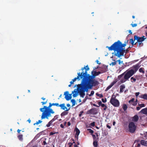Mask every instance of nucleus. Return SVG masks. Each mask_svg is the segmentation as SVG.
<instances>
[{"label":"nucleus","mask_w":147,"mask_h":147,"mask_svg":"<svg viewBox=\"0 0 147 147\" xmlns=\"http://www.w3.org/2000/svg\"><path fill=\"white\" fill-rule=\"evenodd\" d=\"M47 144V143L45 141H44L43 142V145H45Z\"/></svg>","instance_id":"nucleus-55"},{"label":"nucleus","mask_w":147,"mask_h":147,"mask_svg":"<svg viewBox=\"0 0 147 147\" xmlns=\"http://www.w3.org/2000/svg\"><path fill=\"white\" fill-rule=\"evenodd\" d=\"M54 121L52 120H51L46 125V126L47 127H49L51 126V125Z\"/></svg>","instance_id":"nucleus-20"},{"label":"nucleus","mask_w":147,"mask_h":147,"mask_svg":"<svg viewBox=\"0 0 147 147\" xmlns=\"http://www.w3.org/2000/svg\"><path fill=\"white\" fill-rule=\"evenodd\" d=\"M93 145L94 147H97L98 142L97 140L93 141Z\"/></svg>","instance_id":"nucleus-21"},{"label":"nucleus","mask_w":147,"mask_h":147,"mask_svg":"<svg viewBox=\"0 0 147 147\" xmlns=\"http://www.w3.org/2000/svg\"><path fill=\"white\" fill-rule=\"evenodd\" d=\"M93 105L94 106H95V107H99V106H98L97 105H96V104H93Z\"/></svg>","instance_id":"nucleus-54"},{"label":"nucleus","mask_w":147,"mask_h":147,"mask_svg":"<svg viewBox=\"0 0 147 147\" xmlns=\"http://www.w3.org/2000/svg\"><path fill=\"white\" fill-rule=\"evenodd\" d=\"M83 113H84V111H81L79 115V116L80 117H81V115H82V114Z\"/></svg>","instance_id":"nucleus-46"},{"label":"nucleus","mask_w":147,"mask_h":147,"mask_svg":"<svg viewBox=\"0 0 147 147\" xmlns=\"http://www.w3.org/2000/svg\"><path fill=\"white\" fill-rule=\"evenodd\" d=\"M52 106H53V103H49L48 107L44 106L43 108L40 109V111L42 112L41 117L42 119L45 118L48 119L49 117H52L51 114L55 113V111L51 108Z\"/></svg>","instance_id":"nucleus-4"},{"label":"nucleus","mask_w":147,"mask_h":147,"mask_svg":"<svg viewBox=\"0 0 147 147\" xmlns=\"http://www.w3.org/2000/svg\"><path fill=\"white\" fill-rule=\"evenodd\" d=\"M96 61L97 63V64H100V63H99V61H98V60H97Z\"/></svg>","instance_id":"nucleus-63"},{"label":"nucleus","mask_w":147,"mask_h":147,"mask_svg":"<svg viewBox=\"0 0 147 147\" xmlns=\"http://www.w3.org/2000/svg\"><path fill=\"white\" fill-rule=\"evenodd\" d=\"M71 125V123H70L69 122H68L67 123V125L68 126H70Z\"/></svg>","instance_id":"nucleus-58"},{"label":"nucleus","mask_w":147,"mask_h":147,"mask_svg":"<svg viewBox=\"0 0 147 147\" xmlns=\"http://www.w3.org/2000/svg\"><path fill=\"white\" fill-rule=\"evenodd\" d=\"M139 96L141 98L147 100V94H142Z\"/></svg>","instance_id":"nucleus-13"},{"label":"nucleus","mask_w":147,"mask_h":147,"mask_svg":"<svg viewBox=\"0 0 147 147\" xmlns=\"http://www.w3.org/2000/svg\"><path fill=\"white\" fill-rule=\"evenodd\" d=\"M90 69L88 65L81 68L84 78L81 83L77 85L78 90L80 96L84 98L85 95V92H88V90L92 89L93 86H95L99 84V82L94 79L96 76L101 74L100 71L96 72L92 71V75L88 74L87 71Z\"/></svg>","instance_id":"nucleus-1"},{"label":"nucleus","mask_w":147,"mask_h":147,"mask_svg":"<svg viewBox=\"0 0 147 147\" xmlns=\"http://www.w3.org/2000/svg\"><path fill=\"white\" fill-rule=\"evenodd\" d=\"M126 46L125 41V43L122 44L119 40L115 42L110 47L107 46L106 48H108L109 51H114L112 54L115 56L120 57L124 56L125 52L127 53L128 51L127 49L125 50V47Z\"/></svg>","instance_id":"nucleus-2"},{"label":"nucleus","mask_w":147,"mask_h":147,"mask_svg":"<svg viewBox=\"0 0 147 147\" xmlns=\"http://www.w3.org/2000/svg\"><path fill=\"white\" fill-rule=\"evenodd\" d=\"M64 95H65V98L67 100H69L71 98V94H69L68 91L65 92L64 93Z\"/></svg>","instance_id":"nucleus-10"},{"label":"nucleus","mask_w":147,"mask_h":147,"mask_svg":"<svg viewBox=\"0 0 147 147\" xmlns=\"http://www.w3.org/2000/svg\"><path fill=\"white\" fill-rule=\"evenodd\" d=\"M131 82H135L136 81V79L134 78V77H132L131 78Z\"/></svg>","instance_id":"nucleus-27"},{"label":"nucleus","mask_w":147,"mask_h":147,"mask_svg":"<svg viewBox=\"0 0 147 147\" xmlns=\"http://www.w3.org/2000/svg\"><path fill=\"white\" fill-rule=\"evenodd\" d=\"M29 123H30L31 122V120L29 119L27 121Z\"/></svg>","instance_id":"nucleus-61"},{"label":"nucleus","mask_w":147,"mask_h":147,"mask_svg":"<svg viewBox=\"0 0 147 147\" xmlns=\"http://www.w3.org/2000/svg\"><path fill=\"white\" fill-rule=\"evenodd\" d=\"M118 61L119 64H120L121 63H123V61H121L120 59H119L117 61V62Z\"/></svg>","instance_id":"nucleus-47"},{"label":"nucleus","mask_w":147,"mask_h":147,"mask_svg":"<svg viewBox=\"0 0 147 147\" xmlns=\"http://www.w3.org/2000/svg\"><path fill=\"white\" fill-rule=\"evenodd\" d=\"M82 73L83 72H82V71L81 72H79L78 73V76L77 77L73 79L72 80V81L70 82V84H73L74 82L77 79L78 80H80V79H81L82 80L84 78V76Z\"/></svg>","instance_id":"nucleus-7"},{"label":"nucleus","mask_w":147,"mask_h":147,"mask_svg":"<svg viewBox=\"0 0 147 147\" xmlns=\"http://www.w3.org/2000/svg\"><path fill=\"white\" fill-rule=\"evenodd\" d=\"M76 90V89H75V90L73 91L72 92V93H73L74 92L75 93L73 94V96L74 97H76L77 96L78 94V92H77V91Z\"/></svg>","instance_id":"nucleus-19"},{"label":"nucleus","mask_w":147,"mask_h":147,"mask_svg":"<svg viewBox=\"0 0 147 147\" xmlns=\"http://www.w3.org/2000/svg\"><path fill=\"white\" fill-rule=\"evenodd\" d=\"M137 24H131V25L133 27H136L137 26Z\"/></svg>","instance_id":"nucleus-45"},{"label":"nucleus","mask_w":147,"mask_h":147,"mask_svg":"<svg viewBox=\"0 0 147 147\" xmlns=\"http://www.w3.org/2000/svg\"><path fill=\"white\" fill-rule=\"evenodd\" d=\"M53 106H55L57 107H59V104L58 103H53Z\"/></svg>","instance_id":"nucleus-38"},{"label":"nucleus","mask_w":147,"mask_h":147,"mask_svg":"<svg viewBox=\"0 0 147 147\" xmlns=\"http://www.w3.org/2000/svg\"><path fill=\"white\" fill-rule=\"evenodd\" d=\"M134 39V40H136L137 42H142L146 39V38L144 36H143L142 37H140L136 35H135Z\"/></svg>","instance_id":"nucleus-9"},{"label":"nucleus","mask_w":147,"mask_h":147,"mask_svg":"<svg viewBox=\"0 0 147 147\" xmlns=\"http://www.w3.org/2000/svg\"><path fill=\"white\" fill-rule=\"evenodd\" d=\"M73 143L71 142H69V147H71L72 145H73Z\"/></svg>","instance_id":"nucleus-50"},{"label":"nucleus","mask_w":147,"mask_h":147,"mask_svg":"<svg viewBox=\"0 0 147 147\" xmlns=\"http://www.w3.org/2000/svg\"><path fill=\"white\" fill-rule=\"evenodd\" d=\"M68 113L67 112L65 111H64L61 114V116H64L68 114Z\"/></svg>","instance_id":"nucleus-24"},{"label":"nucleus","mask_w":147,"mask_h":147,"mask_svg":"<svg viewBox=\"0 0 147 147\" xmlns=\"http://www.w3.org/2000/svg\"><path fill=\"white\" fill-rule=\"evenodd\" d=\"M143 44L142 42H138L137 44V46L138 47H141L143 46Z\"/></svg>","instance_id":"nucleus-25"},{"label":"nucleus","mask_w":147,"mask_h":147,"mask_svg":"<svg viewBox=\"0 0 147 147\" xmlns=\"http://www.w3.org/2000/svg\"><path fill=\"white\" fill-rule=\"evenodd\" d=\"M92 136L93 139V141L97 140V139L96 136L94 134H92Z\"/></svg>","instance_id":"nucleus-31"},{"label":"nucleus","mask_w":147,"mask_h":147,"mask_svg":"<svg viewBox=\"0 0 147 147\" xmlns=\"http://www.w3.org/2000/svg\"><path fill=\"white\" fill-rule=\"evenodd\" d=\"M59 107H61V108L63 110H65V109H66V111H68L70 109V108H69L68 109H67V107L65 106V104L64 103H63L59 105Z\"/></svg>","instance_id":"nucleus-12"},{"label":"nucleus","mask_w":147,"mask_h":147,"mask_svg":"<svg viewBox=\"0 0 147 147\" xmlns=\"http://www.w3.org/2000/svg\"><path fill=\"white\" fill-rule=\"evenodd\" d=\"M140 108H141L140 107H136V109L138 111L140 109Z\"/></svg>","instance_id":"nucleus-53"},{"label":"nucleus","mask_w":147,"mask_h":147,"mask_svg":"<svg viewBox=\"0 0 147 147\" xmlns=\"http://www.w3.org/2000/svg\"><path fill=\"white\" fill-rule=\"evenodd\" d=\"M18 138L20 140H22V137L23 136L22 135H19L18 136Z\"/></svg>","instance_id":"nucleus-34"},{"label":"nucleus","mask_w":147,"mask_h":147,"mask_svg":"<svg viewBox=\"0 0 147 147\" xmlns=\"http://www.w3.org/2000/svg\"><path fill=\"white\" fill-rule=\"evenodd\" d=\"M144 68L143 67L140 68L139 70V71L140 73H142L143 74L144 73Z\"/></svg>","instance_id":"nucleus-23"},{"label":"nucleus","mask_w":147,"mask_h":147,"mask_svg":"<svg viewBox=\"0 0 147 147\" xmlns=\"http://www.w3.org/2000/svg\"><path fill=\"white\" fill-rule=\"evenodd\" d=\"M117 64V61H115L114 62H112L110 64V65H115Z\"/></svg>","instance_id":"nucleus-35"},{"label":"nucleus","mask_w":147,"mask_h":147,"mask_svg":"<svg viewBox=\"0 0 147 147\" xmlns=\"http://www.w3.org/2000/svg\"><path fill=\"white\" fill-rule=\"evenodd\" d=\"M58 132H54V133H53V132H51L50 133L49 135L51 136V135H53L55 134H58Z\"/></svg>","instance_id":"nucleus-41"},{"label":"nucleus","mask_w":147,"mask_h":147,"mask_svg":"<svg viewBox=\"0 0 147 147\" xmlns=\"http://www.w3.org/2000/svg\"><path fill=\"white\" fill-rule=\"evenodd\" d=\"M98 113L97 109L95 108H92L88 110L87 112V114L96 115Z\"/></svg>","instance_id":"nucleus-8"},{"label":"nucleus","mask_w":147,"mask_h":147,"mask_svg":"<svg viewBox=\"0 0 147 147\" xmlns=\"http://www.w3.org/2000/svg\"><path fill=\"white\" fill-rule=\"evenodd\" d=\"M139 68L138 65H136L133 66L134 69L127 70L118 76L121 83H123L128 80L137 71Z\"/></svg>","instance_id":"nucleus-3"},{"label":"nucleus","mask_w":147,"mask_h":147,"mask_svg":"<svg viewBox=\"0 0 147 147\" xmlns=\"http://www.w3.org/2000/svg\"><path fill=\"white\" fill-rule=\"evenodd\" d=\"M107 100L106 98H105V99L104 98L102 99V101L104 103L106 102H107Z\"/></svg>","instance_id":"nucleus-39"},{"label":"nucleus","mask_w":147,"mask_h":147,"mask_svg":"<svg viewBox=\"0 0 147 147\" xmlns=\"http://www.w3.org/2000/svg\"><path fill=\"white\" fill-rule=\"evenodd\" d=\"M107 127H108L109 129H110L111 128V126L108 125H107Z\"/></svg>","instance_id":"nucleus-57"},{"label":"nucleus","mask_w":147,"mask_h":147,"mask_svg":"<svg viewBox=\"0 0 147 147\" xmlns=\"http://www.w3.org/2000/svg\"><path fill=\"white\" fill-rule=\"evenodd\" d=\"M96 95L98 96H99L100 98H101L103 97V95L102 94H98V93H96Z\"/></svg>","instance_id":"nucleus-33"},{"label":"nucleus","mask_w":147,"mask_h":147,"mask_svg":"<svg viewBox=\"0 0 147 147\" xmlns=\"http://www.w3.org/2000/svg\"><path fill=\"white\" fill-rule=\"evenodd\" d=\"M127 106L125 104H123V110L125 111H126L127 110Z\"/></svg>","instance_id":"nucleus-22"},{"label":"nucleus","mask_w":147,"mask_h":147,"mask_svg":"<svg viewBox=\"0 0 147 147\" xmlns=\"http://www.w3.org/2000/svg\"><path fill=\"white\" fill-rule=\"evenodd\" d=\"M125 86L124 84H123L120 86V92L122 93L123 91V89L125 88Z\"/></svg>","instance_id":"nucleus-16"},{"label":"nucleus","mask_w":147,"mask_h":147,"mask_svg":"<svg viewBox=\"0 0 147 147\" xmlns=\"http://www.w3.org/2000/svg\"><path fill=\"white\" fill-rule=\"evenodd\" d=\"M60 127L62 128H63L64 127V125L62 124H61L60 125Z\"/></svg>","instance_id":"nucleus-56"},{"label":"nucleus","mask_w":147,"mask_h":147,"mask_svg":"<svg viewBox=\"0 0 147 147\" xmlns=\"http://www.w3.org/2000/svg\"><path fill=\"white\" fill-rule=\"evenodd\" d=\"M140 144L139 143H137L135 147H140Z\"/></svg>","instance_id":"nucleus-44"},{"label":"nucleus","mask_w":147,"mask_h":147,"mask_svg":"<svg viewBox=\"0 0 147 147\" xmlns=\"http://www.w3.org/2000/svg\"><path fill=\"white\" fill-rule=\"evenodd\" d=\"M116 96L113 94L112 95L110 100V103L115 107H118L120 104L119 102V100L116 99Z\"/></svg>","instance_id":"nucleus-5"},{"label":"nucleus","mask_w":147,"mask_h":147,"mask_svg":"<svg viewBox=\"0 0 147 147\" xmlns=\"http://www.w3.org/2000/svg\"><path fill=\"white\" fill-rule=\"evenodd\" d=\"M134 98H132L131 100H129V103H131V102H133L134 101Z\"/></svg>","instance_id":"nucleus-42"},{"label":"nucleus","mask_w":147,"mask_h":147,"mask_svg":"<svg viewBox=\"0 0 147 147\" xmlns=\"http://www.w3.org/2000/svg\"><path fill=\"white\" fill-rule=\"evenodd\" d=\"M21 130H20L19 129H18V130H17V132H18V133H19L20 132V131H21Z\"/></svg>","instance_id":"nucleus-60"},{"label":"nucleus","mask_w":147,"mask_h":147,"mask_svg":"<svg viewBox=\"0 0 147 147\" xmlns=\"http://www.w3.org/2000/svg\"><path fill=\"white\" fill-rule=\"evenodd\" d=\"M74 147H78L77 146V145L75 144L74 145Z\"/></svg>","instance_id":"nucleus-64"},{"label":"nucleus","mask_w":147,"mask_h":147,"mask_svg":"<svg viewBox=\"0 0 147 147\" xmlns=\"http://www.w3.org/2000/svg\"><path fill=\"white\" fill-rule=\"evenodd\" d=\"M133 38H131L130 40V43L132 45H134V41Z\"/></svg>","instance_id":"nucleus-28"},{"label":"nucleus","mask_w":147,"mask_h":147,"mask_svg":"<svg viewBox=\"0 0 147 147\" xmlns=\"http://www.w3.org/2000/svg\"><path fill=\"white\" fill-rule=\"evenodd\" d=\"M47 100L45 102H41V103L42 104V105H45L47 102Z\"/></svg>","instance_id":"nucleus-48"},{"label":"nucleus","mask_w":147,"mask_h":147,"mask_svg":"<svg viewBox=\"0 0 147 147\" xmlns=\"http://www.w3.org/2000/svg\"><path fill=\"white\" fill-rule=\"evenodd\" d=\"M129 33L130 34H132V33L131 32V30H129Z\"/></svg>","instance_id":"nucleus-59"},{"label":"nucleus","mask_w":147,"mask_h":147,"mask_svg":"<svg viewBox=\"0 0 147 147\" xmlns=\"http://www.w3.org/2000/svg\"><path fill=\"white\" fill-rule=\"evenodd\" d=\"M58 118V115H56L54 117V118H53L52 120L53 121H55L56 119H57Z\"/></svg>","instance_id":"nucleus-32"},{"label":"nucleus","mask_w":147,"mask_h":147,"mask_svg":"<svg viewBox=\"0 0 147 147\" xmlns=\"http://www.w3.org/2000/svg\"><path fill=\"white\" fill-rule=\"evenodd\" d=\"M76 135L75 136V137L76 138H78V136L80 134V131L77 128H76Z\"/></svg>","instance_id":"nucleus-15"},{"label":"nucleus","mask_w":147,"mask_h":147,"mask_svg":"<svg viewBox=\"0 0 147 147\" xmlns=\"http://www.w3.org/2000/svg\"><path fill=\"white\" fill-rule=\"evenodd\" d=\"M136 126L133 122H131L129 123L128 128L130 133H134L136 130Z\"/></svg>","instance_id":"nucleus-6"},{"label":"nucleus","mask_w":147,"mask_h":147,"mask_svg":"<svg viewBox=\"0 0 147 147\" xmlns=\"http://www.w3.org/2000/svg\"><path fill=\"white\" fill-rule=\"evenodd\" d=\"M71 102L72 103V106H74L76 104V101L75 99H72L71 100Z\"/></svg>","instance_id":"nucleus-30"},{"label":"nucleus","mask_w":147,"mask_h":147,"mask_svg":"<svg viewBox=\"0 0 147 147\" xmlns=\"http://www.w3.org/2000/svg\"><path fill=\"white\" fill-rule=\"evenodd\" d=\"M101 106L102 107H104L103 109L104 110H106L107 108V106L105 105V104H102Z\"/></svg>","instance_id":"nucleus-26"},{"label":"nucleus","mask_w":147,"mask_h":147,"mask_svg":"<svg viewBox=\"0 0 147 147\" xmlns=\"http://www.w3.org/2000/svg\"><path fill=\"white\" fill-rule=\"evenodd\" d=\"M95 122H93L90 124V125L94 127L95 126Z\"/></svg>","instance_id":"nucleus-40"},{"label":"nucleus","mask_w":147,"mask_h":147,"mask_svg":"<svg viewBox=\"0 0 147 147\" xmlns=\"http://www.w3.org/2000/svg\"><path fill=\"white\" fill-rule=\"evenodd\" d=\"M140 112L142 113L147 115V108H146L143 109Z\"/></svg>","instance_id":"nucleus-18"},{"label":"nucleus","mask_w":147,"mask_h":147,"mask_svg":"<svg viewBox=\"0 0 147 147\" xmlns=\"http://www.w3.org/2000/svg\"><path fill=\"white\" fill-rule=\"evenodd\" d=\"M141 144L143 145L147 146V140L145 141L144 140H142L140 142Z\"/></svg>","instance_id":"nucleus-17"},{"label":"nucleus","mask_w":147,"mask_h":147,"mask_svg":"<svg viewBox=\"0 0 147 147\" xmlns=\"http://www.w3.org/2000/svg\"><path fill=\"white\" fill-rule=\"evenodd\" d=\"M117 80H116L115 81H114L113 82H112L111 84L109 86L107 87V88L106 90H108L109 89H110L111 87H112L115 84L117 81Z\"/></svg>","instance_id":"nucleus-11"},{"label":"nucleus","mask_w":147,"mask_h":147,"mask_svg":"<svg viewBox=\"0 0 147 147\" xmlns=\"http://www.w3.org/2000/svg\"><path fill=\"white\" fill-rule=\"evenodd\" d=\"M138 105L139 106H140V108H142V107H145V105L144 104H138Z\"/></svg>","instance_id":"nucleus-37"},{"label":"nucleus","mask_w":147,"mask_h":147,"mask_svg":"<svg viewBox=\"0 0 147 147\" xmlns=\"http://www.w3.org/2000/svg\"><path fill=\"white\" fill-rule=\"evenodd\" d=\"M98 104L99 106H101L102 104V102L100 101L98 102Z\"/></svg>","instance_id":"nucleus-51"},{"label":"nucleus","mask_w":147,"mask_h":147,"mask_svg":"<svg viewBox=\"0 0 147 147\" xmlns=\"http://www.w3.org/2000/svg\"><path fill=\"white\" fill-rule=\"evenodd\" d=\"M42 122V121L40 120H39L38 121H37L36 123L34 124V125H35V124L38 125L39 123H41Z\"/></svg>","instance_id":"nucleus-29"},{"label":"nucleus","mask_w":147,"mask_h":147,"mask_svg":"<svg viewBox=\"0 0 147 147\" xmlns=\"http://www.w3.org/2000/svg\"><path fill=\"white\" fill-rule=\"evenodd\" d=\"M67 107H69L70 106V105L69 104H67Z\"/></svg>","instance_id":"nucleus-62"},{"label":"nucleus","mask_w":147,"mask_h":147,"mask_svg":"<svg viewBox=\"0 0 147 147\" xmlns=\"http://www.w3.org/2000/svg\"><path fill=\"white\" fill-rule=\"evenodd\" d=\"M87 130L89 131V133L91 134H92L94 133V131L90 129H88Z\"/></svg>","instance_id":"nucleus-36"},{"label":"nucleus","mask_w":147,"mask_h":147,"mask_svg":"<svg viewBox=\"0 0 147 147\" xmlns=\"http://www.w3.org/2000/svg\"><path fill=\"white\" fill-rule=\"evenodd\" d=\"M94 93V91L92 90L91 92V93L89 95L90 96H91L92 95H93Z\"/></svg>","instance_id":"nucleus-43"},{"label":"nucleus","mask_w":147,"mask_h":147,"mask_svg":"<svg viewBox=\"0 0 147 147\" xmlns=\"http://www.w3.org/2000/svg\"><path fill=\"white\" fill-rule=\"evenodd\" d=\"M144 137L145 138H147V131L145 132V134H144Z\"/></svg>","instance_id":"nucleus-52"},{"label":"nucleus","mask_w":147,"mask_h":147,"mask_svg":"<svg viewBox=\"0 0 147 147\" xmlns=\"http://www.w3.org/2000/svg\"><path fill=\"white\" fill-rule=\"evenodd\" d=\"M140 93L139 92H137L136 93L135 95L136 98H137L138 96L139 95Z\"/></svg>","instance_id":"nucleus-49"},{"label":"nucleus","mask_w":147,"mask_h":147,"mask_svg":"<svg viewBox=\"0 0 147 147\" xmlns=\"http://www.w3.org/2000/svg\"><path fill=\"white\" fill-rule=\"evenodd\" d=\"M139 119V117L138 115H135L132 119V120L134 122H137Z\"/></svg>","instance_id":"nucleus-14"}]
</instances>
